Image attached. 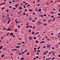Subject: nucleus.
Wrapping results in <instances>:
<instances>
[{
	"label": "nucleus",
	"mask_w": 60,
	"mask_h": 60,
	"mask_svg": "<svg viewBox=\"0 0 60 60\" xmlns=\"http://www.w3.org/2000/svg\"><path fill=\"white\" fill-rule=\"evenodd\" d=\"M58 15H59V16H60V13H59L58 14Z\"/></svg>",
	"instance_id": "603ef678"
},
{
	"label": "nucleus",
	"mask_w": 60,
	"mask_h": 60,
	"mask_svg": "<svg viewBox=\"0 0 60 60\" xmlns=\"http://www.w3.org/2000/svg\"><path fill=\"white\" fill-rule=\"evenodd\" d=\"M19 55H21V53L20 52H19Z\"/></svg>",
	"instance_id": "8fccbe9b"
},
{
	"label": "nucleus",
	"mask_w": 60,
	"mask_h": 60,
	"mask_svg": "<svg viewBox=\"0 0 60 60\" xmlns=\"http://www.w3.org/2000/svg\"><path fill=\"white\" fill-rule=\"evenodd\" d=\"M39 34V32H37L35 33V34Z\"/></svg>",
	"instance_id": "7c9ffc66"
},
{
	"label": "nucleus",
	"mask_w": 60,
	"mask_h": 60,
	"mask_svg": "<svg viewBox=\"0 0 60 60\" xmlns=\"http://www.w3.org/2000/svg\"><path fill=\"white\" fill-rule=\"evenodd\" d=\"M47 25V23H45L44 24V26H46Z\"/></svg>",
	"instance_id": "4468645a"
},
{
	"label": "nucleus",
	"mask_w": 60,
	"mask_h": 60,
	"mask_svg": "<svg viewBox=\"0 0 60 60\" xmlns=\"http://www.w3.org/2000/svg\"><path fill=\"white\" fill-rule=\"evenodd\" d=\"M40 4H38V6H40Z\"/></svg>",
	"instance_id": "e2e57ef3"
},
{
	"label": "nucleus",
	"mask_w": 60,
	"mask_h": 60,
	"mask_svg": "<svg viewBox=\"0 0 60 60\" xmlns=\"http://www.w3.org/2000/svg\"><path fill=\"white\" fill-rule=\"evenodd\" d=\"M45 47H46V46H45L43 47V48H44V49H45Z\"/></svg>",
	"instance_id": "5fc2aeb1"
},
{
	"label": "nucleus",
	"mask_w": 60,
	"mask_h": 60,
	"mask_svg": "<svg viewBox=\"0 0 60 60\" xmlns=\"http://www.w3.org/2000/svg\"><path fill=\"white\" fill-rule=\"evenodd\" d=\"M30 5V4H28V5L27 6V7H28V6H29Z\"/></svg>",
	"instance_id": "b1692460"
},
{
	"label": "nucleus",
	"mask_w": 60,
	"mask_h": 60,
	"mask_svg": "<svg viewBox=\"0 0 60 60\" xmlns=\"http://www.w3.org/2000/svg\"><path fill=\"white\" fill-rule=\"evenodd\" d=\"M50 59H51V58H49L48 60H50Z\"/></svg>",
	"instance_id": "bb28decb"
},
{
	"label": "nucleus",
	"mask_w": 60,
	"mask_h": 60,
	"mask_svg": "<svg viewBox=\"0 0 60 60\" xmlns=\"http://www.w3.org/2000/svg\"><path fill=\"white\" fill-rule=\"evenodd\" d=\"M37 49V48H34V49Z\"/></svg>",
	"instance_id": "a19ab883"
},
{
	"label": "nucleus",
	"mask_w": 60,
	"mask_h": 60,
	"mask_svg": "<svg viewBox=\"0 0 60 60\" xmlns=\"http://www.w3.org/2000/svg\"><path fill=\"white\" fill-rule=\"evenodd\" d=\"M13 34V33H11L10 34V35H11Z\"/></svg>",
	"instance_id": "2eb2a0df"
},
{
	"label": "nucleus",
	"mask_w": 60,
	"mask_h": 60,
	"mask_svg": "<svg viewBox=\"0 0 60 60\" xmlns=\"http://www.w3.org/2000/svg\"><path fill=\"white\" fill-rule=\"evenodd\" d=\"M16 9V8H15V7H14V8H13V10H14V9Z\"/></svg>",
	"instance_id": "4c0bfd02"
},
{
	"label": "nucleus",
	"mask_w": 60,
	"mask_h": 60,
	"mask_svg": "<svg viewBox=\"0 0 60 60\" xmlns=\"http://www.w3.org/2000/svg\"><path fill=\"white\" fill-rule=\"evenodd\" d=\"M18 28L19 29L20 28V26L19 25L18 26Z\"/></svg>",
	"instance_id": "423d86ee"
},
{
	"label": "nucleus",
	"mask_w": 60,
	"mask_h": 60,
	"mask_svg": "<svg viewBox=\"0 0 60 60\" xmlns=\"http://www.w3.org/2000/svg\"><path fill=\"white\" fill-rule=\"evenodd\" d=\"M24 58H23V57H22V58H21V60H24Z\"/></svg>",
	"instance_id": "0eeeda50"
},
{
	"label": "nucleus",
	"mask_w": 60,
	"mask_h": 60,
	"mask_svg": "<svg viewBox=\"0 0 60 60\" xmlns=\"http://www.w3.org/2000/svg\"><path fill=\"white\" fill-rule=\"evenodd\" d=\"M27 10L26 9H25V11H26H26H27Z\"/></svg>",
	"instance_id": "a878e982"
},
{
	"label": "nucleus",
	"mask_w": 60,
	"mask_h": 60,
	"mask_svg": "<svg viewBox=\"0 0 60 60\" xmlns=\"http://www.w3.org/2000/svg\"><path fill=\"white\" fill-rule=\"evenodd\" d=\"M54 13V12H51V13L52 14V13Z\"/></svg>",
	"instance_id": "69168bd1"
},
{
	"label": "nucleus",
	"mask_w": 60,
	"mask_h": 60,
	"mask_svg": "<svg viewBox=\"0 0 60 60\" xmlns=\"http://www.w3.org/2000/svg\"><path fill=\"white\" fill-rule=\"evenodd\" d=\"M41 11V9H39L38 10V11Z\"/></svg>",
	"instance_id": "7ed1b4c3"
},
{
	"label": "nucleus",
	"mask_w": 60,
	"mask_h": 60,
	"mask_svg": "<svg viewBox=\"0 0 60 60\" xmlns=\"http://www.w3.org/2000/svg\"><path fill=\"white\" fill-rule=\"evenodd\" d=\"M55 57H53L52 58V59H55Z\"/></svg>",
	"instance_id": "3c124183"
},
{
	"label": "nucleus",
	"mask_w": 60,
	"mask_h": 60,
	"mask_svg": "<svg viewBox=\"0 0 60 60\" xmlns=\"http://www.w3.org/2000/svg\"><path fill=\"white\" fill-rule=\"evenodd\" d=\"M36 43H38V41L37 40H36Z\"/></svg>",
	"instance_id": "a211bd4d"
},
{
	"label": "nucleus",
	"mask_w": 60,
	"mask_h": 60,
	"mask_svg": "<svg viewBox=\"0 0 60 60\" xmlns=\"http://www.w3.org/2000/svg\"><path fill=\"white\" fill-rule=\"evenodd\" d=\"M35 28V26H34L32 28V29H34V28Z\"/></svg>",
	"instance_id": "c85d7f7f"
},
{
	"label": "nucleus",
	"mask_w": 60,
	"mask_h": 60,
	"mask_svg": "<svg viewBox=\"0 0 60 60\" xmlns=\"http://www.w3.org/2000/svg\"><path fill=\"white\" fill-rule=\"evenodd\" d=\"M8 34H7L6 35V36H8Z\"/></svg>",
	"instance_id": "864d4df0"
},
{
	"label": "nucleus",
	"mask_w": 60,
	"mask_h": 60,
	"mask_svg": "<svg viewBox=\"0 0 60 60\" xmlns=\"http://www.w3.org/2000/svg\"><path fill=\"white\" fill-rule=\"evenodd\" d=\"M43 54L44 55H46V54H47V53L45 52L43 53Z\"/></svg>",
	"instance_id": "20e7f679"
},
{
	"label": "nucleus",
	"mask_w": 60,
	"mask_h": 60,
	"mask_svg": "<svg viewBox=\"0 0 60 60\" xmlns=\"http://www.w3.org/2000/svg\"><path fill=\"white\" fill-rule=\"evenodd\" d=\"M4 7H3L2 8V10H4Z\"/></svg>",
	"instance_id": "c9c22d12"
},
{
	"label": "nucleus",
	"mask_w": 60,
	"mask_h": 60,
	"mask_svg": "<svg viewBox=\"0 0 60 60\" xmlns=\"http://www.w3.org/2000/svg\"><path fill=\"white\" fill-rule=\"evenodd\" d=\"M24 52H22V54H24Z\"/></svg>",
	"instance_id": "4d7b16f0"
},
{
	"label": "nucleus",
	"mask_w": 60,
	"mask_h": 60,
	"mask_svg": "<svg viewBox=\"0 0 60 60\" xmlns=\"http://www.w3.org/2000/svg\"><path fill=\"white\" fill-rule=\"evenodd\" d=\"M40 47H38L37 49H40Z\"/></svg>",
	"instance_id": "4be33fe9"
},
{
	"label": "nucleus",
	"mask_w": 60,
	"mask_h": 60,
	"mask_svg": "<svg viewBox=\"0 0 60 60\" xmlns=\"http://www.w3.org/2000/svg\"><path fill=\"white\" fill-rule=\"evenodd\" d=\"M26 51H27V50H26L24 51V52H26Z\"/></svg>",
	"instance_id": "c03bdc74"
},
{
	"label": "nucleus",
	"mask_w": 60,
	"mask_h": 60,
	"mask_svg": "<svg viewBox=\"0 0 60 60\" xmlns=\"http://www.w3.org/2000/svg\"><path fill=\"white\" fill-rule=\"evenodd\" d=\"M41 17H42V18H43V15H41Z\"/></svg>",
	"instance_id": "c756f323"
},
{
	"label": "nucleus",
	"mask_w": 60,
	"mask_h": 60,
	"mask_svg": "<svg viewBox=\"0 0 60 60\" xmlns=\"http://www.w3.org/2000/svg\"><path fill=\"white\" fill-rule=\"evenodd\" d=\"M6 28H4L3 29V30H6Z\"/></svg>",
	"instance_id": "de8ad7c7"
},
{
	"label": "nucleus",
	"mask_w": 60,
	"mask_h": 60,
	"mask_svg": "<svg viewBox=\"0 0 60 60\" xmlns=\"http://www.w3.org/2000/svg\"><path fill=\"white\" fill-rule=\"evenodd\" d=\"M2 47H3L2 46H0V49H2Z\"/></svg>",
	"instance_id": "f3484780"
},
{
	"label": "nucleus",
	"mask_w": 60,
	"mask_h": 60,
	"mask_svg": "<svg viewBox=\"0 0 60 60\" xmlns=\"http://www.w3.org/2000/svg\"><path fill=\"white\" fill-rule=\"evenodd\" d=\"M10 8H11V6H10Z\"/></svg>",
	"instance_id": "338daca9"
},
{
	"label": "nucleus",
	"mask_w": 60,
	"mask_h": 60,
	"mask_svg": "<svg viewBox=\"0 0 60 60\" xmlns=\"http://www.w3.org/2000/svg\"><path fill=\"white\" fill-rule=\"evenodd\" d=\"M15 5H16V6H19V4H15Z\"/></svg>",
	"instance_id": "cd10ccee"
},
{
	"label": "nucleus",
	"mask_w": 60,
	"mask_h": 60,
	"mask_svg": "<svg viewBox=\"0 0 60 60\" xmlns=\"http://www.w3.org/2000/svg\"><path fill=\"white\" fill-rule=\"evenodd\" d=\"M36 39V37H35L34 38V39Z\"/></svg>",
	"instance_id": "58836bf2"
},
{
	"label": "nucleus",
	"mask_w": 60,
	"mask_h": 60,
	"mask_svg": "<svg viewBox=\"0 0 60 60\" xmlns=\"http://www.w3.org/2000/svg\"><path fill=\"white\" fill-rule=\"evenodd\" d=\"M5 4V2H4L3 3V4Z\"/></svg>",
	"instance_id": "13d9d810"
},
{
	"label": "nucleus",
	"mask_w": 60,
	"mask_h": 60,
	"mask_svg": "<svg viewBox=\"0 0 60 60\" xmlns=\"http://www.w3.org/2000/svg\"><path fill=\"white\" fill-rule=\"evenodd\" d=\"M35 32H32V34H34V33Z\"/></svg>",
	"instance_id": "f704fd0d"
},
{
	"label": "nucleus",
	"mask_w": 60,
	"mask_h": 60,
	"mask_svg": "<svg viewBox=\"0 0 60 60\" xmlns=\"http://www.w3.org/2000/svg\"><path fill=\"white\" fill-rule=\"evenodd\" d=\"M14 50L15 51H16V50H17V49H14Z\"/></svg>",
	"instance_id": "473e14b6"
},
{
	"label": "nucleus",
	"mask_w": 60,
	"mask_h": 60,
	"mask_svg": "<svg viewBox=\"0 0 60 60\" xmlns=\"http://www.w3.org/2000/svg\"><path fill=\"white\" fill-rule=\"evenodd\" d=\"M51 35H53V33H52L51 34Z\"/></svg>",
	"instance_id": "0e129e2a"
},
{
	"label": "nucleus",
	"mask_w": 60,
	"mask_h": 60,
	"mask_svg": "<svg viewBox=\"0 0 60 60\" xmlns=\"http://www.w3.org/2000/svg\"><path fill=\"white\" fill-rule=\"evenodd\" d=\"M2 5H3V4H1L0 5L2 6Z\"/></svg>",
	"instance_id": "680f3d73"
},
{
	"label": "nucleus",
	"mask_w": 60,
	"mask_h": 60,
	"mask_svg": "<svg viewBox=\"0 0 60 60\" xmlns=\"http://www.w3.org/2000/svg\"><path fill=\"white\" fill-rule=\"evenodd\" d=\"M26 27H27V28H28V27H29V26H26Z\"/></svg>",
	"instance_id": "09e8293b"
},
{
	"label": "nucleus",
	"mask_w": 60,
	"mask_h": 60,
	"mask_svg": "<svg viewBox=\"0 0 60 60\" xmlns=\"http://www.w3.org/2000/svg\"><path fill=\"white\" fill-rule=\"evenodd\" d=\"M29 24V23H27L26 24V25H28V24Z\"/></svg>",
	"instance_id": "bf43d9fd"
},
{
	"label": "nucleus",
	"mask_w": 60,
	"mask_h": 60,
	"mask_svg": "<svg viewBox=\"0 0 60 60\" xmlns=\"http://www.w3.org/2000/svg\"><path fill=\"white\" fill-rule=\"evenodd\" d=\"M37 55H39V53H37Z\"/></svg>",
	"instance_id": "052dcab7"
},
{
	"label": "nucleus",
	"mask_w": 60,
	"mask_h": 60,
	"mask_svg": "<svg viewBox=\"0 0 60 60\" xmlns=\"http://www.w3.org/2000/svg\"><path fill=\"white\" fill-rule=\"evenodd\" d=\"M9 23H10V21H8V22H7V24H9Z\"/></svg>",
	"instance_id": "ea45409f"
},
{
	"label": "nucleus",
	"mask_w": 60,
	"mask_h": 60,
	"mask_svg": "<svg viewBox=\"0 0 60 60\" xmlns=\"http://www.w3.org/2000/svg\"><path fill=\"white\" fill-rule=\"evenodd\" d=\"M22 44H25V42L24 41H23L22 42Z\"/></svg>",
	"instance_id": "dca6fc26"
},
{
	"label": "nucleus",
	"mask_w": 60,
	"mask_h": 60,
	"mask_svg": "<svg viewBox=\"0 0 60 60\" xmlns=\"http://www.w3.org/2000/svg\"><path fill=\"white\" fill-rule=\"evenodd\" d=\"M42 43H44V42H45V41H41Z\"/></svg>",
	"instance_id": "412c9836"
},
{
	"label": "nucleus",
	"mask_w": 60,
	"mask_h": 60,
	"mask_svg": "<svg viewBox=\"0 0 60 60\" xmlns=\"http://www.w3.org/2000/svg\"><path fill=\"white\" fill-rule=\"evenodd\" d=\"M7 19H10V18L9 17H7Z\"/></svg>",
	"instance_id": "e433bc0d"
},
{
	"label": "nucleus",
	"mask_w": 60,
	"mask_h": 60,
	"mask_svg": "<svg viewBox=\"0 0 60 60\" xmlns=\"http://www.w3.org/2000/svg\"><path fill=\"white\" fill-rule=\"evenodd\" d=\"M31 30H29V33H30L31 32Z\"/></svg>",
	"instance_id": "5701e85b"
},
{
	"label": "nucleus",
	"mask_w": 60,
	"mask_h": 60,
	"mask_svg": "<svg viewBox=\"0 0 60 60\" xmlns=\"http://www.w3.org/2000/svg\"><path fill=\"white\" fill-rule=\"evenodd\" d=\"M15 22L16 24H18V21H15Z\"/></svg>",
	"instance_id": "1a4fd4ad"
},
{
	"label": "nucleus",
	"mask_w": 60,
	"mask_h": 60,
	"mask_svg": "<svg viewBox=\"0 0 60 60\" xmlns=\"http://www.w3.org/2000/svg\"><path fill=\"white\" fill-rule=\"evenodd\" d=\"M52 49H55V48L54 47H52Z\"/></svg>",
	"instance_id": "72a5a7b5"
},
{
	"label": "nucleus",
	"mask_w": 60,
	"mask_h": 60,
	"mask_svg": "<svg viewBox=\"0 0 60 60\" xmlns=\"http://www.w3.org/2000/svg\"><path fill=\"white\" fill-rule=\"evenodd\" d=\"M58 56H59V57H60V55H59Z\"/></svg>",
	"instance_id": "774afa93"
},
{
	"label": "nucleus",
	"mask_w": 60,
	"mask_h": 60,
	"mask_svg": "<svg viewBox=\"0 0 60 60\" xmlns=\"http://www.w3.org/2000/svg\"><path fill=\"white\" fill-rule=\"evenodd\" d=\"M29 52H28L27 54V55H29Z\"/></svg>",
	"instance_id": "9b49d317"
},
{
	"label": "nucleus",
	"mask_w": 60,
	"mask_h": 60,
	"mask_svg": "<svg viewBox=\"0 0 60 60\" xmlns=\"http://www.w3.org/2000/svg\"><path fill=\"white\" fill-rule=\"evenodd\" d=\"M20 47V46H15V48H19Z\"/></svg>",
	"instance_id": "f03ea898"
},
{
	"label": "nucleus",
	"mask_w": 60,
	"mask_h": 60,
	"mask_svg": "<svg viewBox=\"0 0 60 60\" xmlns=\"http://www.w3.org/2000/svg\"><path fill=\"white\" fill-rule=\"evenodd\" d=\"M29 11H32V9H30L29 10Z\"/></svg>",
	"instance_id": "9d476101"
},
{
	"label": "nucleus",
	"mask_w": 60,
	"mask_h": 60,
	"mask_svg": "<svg viewBox=\"0 0 60 60\" xmlns=\"http://www.w3.org/2000/svg\"><path fill=\"white\" fill-rule=\"evenodd\" d=\"M40 2V0H38V2Z\"/></svg>",
	"instance_id": "6e6d98bb"
},
{
	"label": "nucleus",
	"mask_w": 60,
	"mask_h": 60,
	"mask_svg": "<svg viewBox=\"0 0 60 60\" xmlns=\"http://www.w3.org/2000/svg\"><path fill=\"white\" fill-rule=\"evenodd\" d=\"M44 16L45 17H46V14H45L44 15Z\"/></svg>",
	"instance_id": "393cba45"
},
{
	"label": "nucleus",
	"mask_w": 60,
	"mask_h": 60,
	"mask_svg": "<svg viewBox=\"0 0 60 60\" xmlns=\"http://www.w3.org/2000/svg\"><path fill=\"white\" fill-rule=\"evenodd\" d=\"M26 4H28V3H26L25 4V5H26Z\"/></svg>",
	"instance_id": "37998d69"
},
{
	"label": "nucleus",
	"mask_w": 60,
	"mask_h": 60,
	"mask_svg": "<svg viewBox=\"0 0 60 60\" xmlns=\"http://www.w3.org/2000/svg\"><path fill=\"white\" fill-rule=\"evenodd\" d=\"M39 57L38 56H36V58H38Z\"/></svg>",
	"instance_id": "79ce46f5"
},
{
	"label": "nucleus",
	"mask_w": 60,
	"mask_h": 60,
	"mask_svg": "<svg viewBox=\"0 0 60 60\" xmlns=\"http://www.w3.org/2000/svg\"><path fill=\"white\" fill-rule=\"evenodd\" d=\"M1 39L2 40H3V37L2 36H1Z\"/></svg>",
	"instance_id": "f8f14e48"
},
{
	"label": "nucleus",
	"mask_w": 60,
	"mask_h": 60,
	"mask_svg": "<svg viewBox=\"0 0 60 60\" xmlns=\"http://www.w3.org/2000/svg\"><path fill=\"white\" fill-rule=\"evenodd\" d=\"M29 38L30 39V41H31L32 39V38H31V37L30 36L29 37Z\"/></svg>",
	"instance_id": "39448f33"
},
{
	"label": "nucleus",
	"mask_w": 60,
	"mask_h": 60,
	"mask_svg": "<svg viewBox=\"0 0 60 60\" xmlns=\"http://www.w3.org/2000/svg\"><path fill=\"white\" fill-rule=\"evenodd\" d=\"M7 31H11V29L10 28H8L7 29Z\"/></svg>",
	"instance_id": "f257e3e1"
},
{
	"label": "nucleus",
	"mask_w": 60,
	"mask_h": 60,
	"mask_svg": "<svg viewBox=\"0 0 60 60\" xmlns=\"http://www.w3.org/2000/svg\"><path fill=\"white\" fill-rule=\"evenodd\" d=\"M55 19H56V18H55V17H54L53 19V21H54V20H55Z\"/></svg>",
	"instance_id": "6ab92c4d"
},
{
	"label": "nucleus",
	"mask_w": 60,
	"mask_h": 60,
	"mask_svg": "<svg viewBox=\"0 0 60 60\" xmlns=\"http://www.w3.org/2000/svg\"><path fill=\"white\" fill-rule=\"evenodd\" d=\"M27 16H28V14H27V13L26 14V17H27Z\"/></svg>",
	"instance_id": "2f4dec72"
},
{
	"label": "nucleus",
	"mask_w": 60,
	"mask_h": 60,
	"mask_svg": "<svg viewBox=\"0 0 60 60\" xmlns=\"http://www.w3.org/2000/svg\"><path fill=\"white\" fill-rule=\"evenodd\" d=\"M34 21V22L36 21H35V20H33L32 21V22H33Z\"/></svg>",
	"instance_id": "aec40b11"
},
{
	"label": "nucleus",
	"mask_w": 60,
	"mask_h": 60,
	"mask_svg": "<svg viewBox=\"0 0 60 60\" xmlns=\"http://www.w3.org/2000/svg\"><path fill=\"white\" fill-rule=\"evenodd\" d=\"M22 7H19V10H21L22 9Z\"/></svg>",
	"instance_id": "6e6552de"
},
{
	"label": "nucleus",
	"mask_w": 60,
	"mask_h": 60,
	"mask_svg": "<svg viewBox=\"0 0 60 60\" xmlns=\"http://www.w3.org/2000/svg\"><path fill=\"white\" fill-rule=\"evenodd\" d=\"M9 4H11V1H9Z\"/></svg>",
	"instance_id": "49530a36"
},
{
	"label": "nucleus",
	"mask_w": 60,
	"mask_h": 60,
	"mask_svg": "<svg viewBox=\"0 0 60 60\" xmlns=\"http://www.w3.org/2000/svg\"><path fill=\"white\" fill-rule=\"evenodd\" d=\"M53 10H54V11H56V10L54 8H53Z\"/></svg>",
	"instance_id": "a18cd8bd"
},
{
	"label": "nucleus",
	"mask_w": 60,
	"mask_h": 60,
	"mask_svg": "<svg viewBox=\"0 0 60 60\" xmlns=\"http://www.w3.org/2000/svg\"><path fill=\"white\" fill-rule=\"evenodd\" d=\"M37 52H40V50H39L37 51Z\"/></svg>",
	"instance_id": "ddd939ff"
}]
</instances>
